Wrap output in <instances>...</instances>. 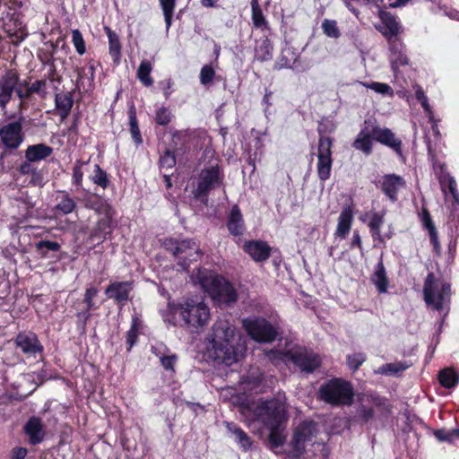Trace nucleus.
Listing matches in <instances>:
<instances>
[{
    "label": "nucleus",
    "mask_w": 459,
    "mask_h": 459,
    "mask_svg": "<svg viewBox=\"0 0 459 459\" xmlns=\"http://www.w3.org/2000/svg\"><path fill=\"white\" fill-rule=\"evenodd\" d=\"M371 135L377 142H379L382 144L394 149L396 152L401 153L402 142L395 137L394 134L390 129L373 126L371 129Z\"/></svg>",
    "instance_id": "obj_16"
},
{
    "label": "nucleus",
    "mask_w": 459,
    "mask_h": 459,
    "mask_svg": "<svg viewBox=\"0 0 459 459\" xmlns=\"http://www.w3.org/2000/svg\"><path fill=\"white\" fill-rule=\"evenodd\" d=\"M24 432L29 437L30 443L32 445L39 444L43 441L45 432L39 419L30 418L24 426Z\"/></svg>",
    "instance_id": "obj_19"
},
{
    "label": "nucleus",
    "mask_w": 459,
    "mask_h": 459,
    "mask_svg": "<svg viewBox=\"0 0 459 459\" xmlns=\"http://www.w3.org/2000/svg\"><path fill=\"white\" fill-rule=\"evenodd\" d=\"M322 29L324 33L330 38L337 39L340 37L337 22L333 20L325 19L322 22Z\"/></svg>",
    "instance_id": "obj_44"
},
{
    "label": "nucleus",
    "mask_w": 459,
    "mask_h": 459,
    "mask_svg": "<svg viewBox=\"0 0 459 459\" xmlns=\"http://www.w3.org/2000/svg\"><path fill=\"white\" fill-rule=\"evenodd\" d=\"M136 338H137L136 330L134 329V327H132L127 332V337H126V342L129 344L128 350H130L133 347V345L136 342Z\"/></svg>",
    "instance_id": "obj_59"
},
{
    "label": "nucleus",
    "mask_w": 459,
    "mask_h": 459,
    "mask_svg": "<svg viewBox=\"0 0 459 459\" xmlns=\"http://www.w3.org/2000/svg\"><path fill=\"white\" fill-rule=\"evenodd\" d=\"M172 81L171 79H168L166 82H165V87H164V95L165 97L168 99L170 95V88L172 87Z\"/></svg>",
    "instance_id": "obj_64"
},
{
    "label": "nucleus",
    "mask_w": 459,
    "mask_h": 459,
    "mask_svg": "<svg viewBox=\"0 0 459 459\" xmlns=\"http://www.w3.org/2000/svg\"><path fill=\"white\" fill-rule=\"evenodd\" d=\"M36 248L41 256H47L48 251H58L60 245L56 241L41 240L36 244Z\"/></svg>",
    "instance_id": "obj_40"
},
{
    "label": "nucleus",
    "mask_w": 459,
    "mask_h": 459,
    "mask_svg": "<svg viewBox=\"0 0 459 459\" xmlns=\"http://www.w3.org/2000/svg\"><path fill=\"white\" fill-rule=\"evenodd\" d=\"M252 8V21L256 28H263L266 26V21L260 8L258 0H251Z\"/></svg>",
    "instance_id": "obj_38"
},
{
    "label": "nucleus",
    "mask_w": 459,
    "mask_h": 459,
    "mask_svg": "<svg viewBox=\"0 0 459 459\" xmlns=\"http://www.w3.org/2000/svg\"><path fill=\"white\" fill-rule=\"evenodd\" d=\"M255 420L269 429V444L272 449L281 446L286 440L285 425L288 420L286 398L278 394L275 398L260 402L254 409Z\"/></svg>",
    "instance_id": "obj_2"
},
{
    "label": "nucleus",
    "mask_w": 459,
    "mask_h": 459,
    "mask_svg": "<svg viewBox=\"0 0 459 459\" xmlns=\"http://www.w3.org/2000/svg\"><path fill=\"white\" fill-rule=\"evenodd\" d=\"M171 112L167 108H160L156 112L155 120L160 126L168 125L171 120Z\"/></svg>",
    "instance_id": "obj_49"
},
{
    "label": "nucleus",
    "mask_w": 459,
    "mask_h": 459,
    "mask_svg": "<svg viewBox=\"0 0 459 459\" xmlns=\"http://www.w3.org/2000/svg\"><path fill=\"white\" fill-rule=\"evenodd\" d=\"M111 233V217L106 214L98 221V223L92 232L91 238H105L107 235Z\"/></svg>",
    "instance_id": "obj_32"
},
{
    "label": "nucleus",
    "mask_w": 459,
    "mask_h": 459,
    "mask_svg": "<svg viewBox=\"0 0 459 459\" xmlns=\"http://www.w3.org/2000/svg\"><path fill=\"white\" fill-rule=\"evenodd\" d=\"M15 93L20 100L18 111L20 114L27 108V100L32 95L29 82L22 81L18 72L14 69L7 70L0 76V108L5 112L8 103Z\"/></svg>",
    "instance_id": "obj_4"
},
{
    "label": "nucleus",
    "mask_w": 459,
    "mask_h": 459,
    "mask_svg": "<svg viewBox=\"0 0 459 459\" xmlns=\"http://www.w3.org/2000/svg\"><path fill=\"white\" fill-rule=\"evenodd\" d=\"M291 359L294 364L299 367L301 371L307 373L313 372L321 365L320 357L314 351L306 349L293 353Z\"/></svg>",
    "instance_id": "obj_14"
},
{
    "label": "nucleus",
    "mask_w": 459,
    "mask_h": 459,
    "mask_svg": "<svg viewBox=\"0 0 459 459\" xmlns=\"http://www.w3.org/2000/svg\"><path fill=\"white\" fill-rule=\"evenodd\" d=\"M198 281L203 290L219 303L232 304L238 299L237 290L226 279L212 272H199Z\"/></svg>",
    "instance_id": "obj_5"
},
{
    "label": "nucleus",
    "mask_w": 459,
    "mask_h": 459,
    "mask_svg": "<svg viewBox=\"0 0 459 459\" xmlns=\"http://www.w3.org/2000/svg\"><path fill=\"white\" fill-rule=\"evenodd\" d=\"M0 139L6 148L17 149L23 142L21 121L11 122L0 126Z\"/></svg>",
    "instance_id": "obj_13"
},
{
    "label": "nucleus",
    "mask_w": 459,
    "mask_h": 459,
    "mask_svg": "<svg viewBox=\"0 0 459 459\" xmlns=\"http://www.w3.org/2000/svg\"><path fill=\"white\" fill-rule=\"evenodd\" d=\"M161 168L172 169L176 165V158L170 151H166L160 159Z\"/></svg>",
    "instance_id": "obj_51"
},
{
    "label": "nucleus",
    "mask_w": 459,
    "mask_h": 459,
    "mask_svg": "<svg viewBox=\"0 0 459 459\" xmlns=\"http://www.w3.org/2000/svg\"><path fill=\"white\" fill-rule=\"evenodd\" d=\"M370 281L376 286L379 293H385L387 291L389 281L382 258L376 265L375 270L371 274Z\"/></svg>",
    "instance_id": "obj_20"
},
{
    "label": "nucleus",
    "mask_w": 459,
    "mask_h": 459,
    "mask_svg": "<svg viewBox=\"0 0 459 459\" xmlns=\"http://www.w3.org/2000/svg\"><path fill=\"white\" fill-rule=\"evenodd\" d=\"M359 417L365 421H368L374 417V411L372 408L362 406L359 410Z\"/></svg>",
    "instance_id": "obj_57"
},
{
    "label": "nucleus",
    "mask_w": 459,
    "mask_h": 459,
    "mask_svg": "<svg viewBox=\"0 0 459 459\" xmlns=\"http://www.w3.org/2000/svg\"><path fill=\"white\" fill-rule=\"evenodd\" d=\"M371 138V130L368 131L367 128L362 129L354 141L353 147L368 155L371 153L372 150Z\"/></svg>",
    "instance_id": "obj_31"
},
{
    "label": "nucleus",
    "mask_w": 459,
    "mask_h": 459,
    "mask_svg": "<svg viewBox=\"0 0 459 459\" xmlns=\"http://www.w3.org/2000/svg\"><path fill=\"white\" fill-rule=\"evenodd\" d=\"M424 300L426 304L435 310L441 311L449 302L450 285L437 280L433 273H429L423 287Z\"/></svg>",
    "instance_id": "obj_7"
},
{
    "label": "nucleus",
    "mask_w": 459,
    "mask_h": 459,
    "mask_svg": "<svg viewBox=\"0 0 459 459\" xmlns=\"http://www.w3.org/2000/svg\"><path fill=\"white\" fill-rule=\"evenodd\" d=\"M215 75V71L211 65H204L200 72V82L203 85H209Z\"/></svg>",
    "instance_id": "obj_48"
},
{
    "label": "nucleus",
    "mask_w": 459,
    "mask_h": 459,
    "mask_svg": "<svg viewBox=\"0 0 459 459\" xmlns=\"http://www.w3.org/2000/svg\"><path fill=\"white\" fill-rule=\"evenodd\" d=\"M98 294V289L95 287L88 288L85 291V299H93Z\"/></svg>",
    "instance_id": "obj_62"
},
{
    "label": "nucleus",
    "mask_w": 459,
    "mask_h": 459,
    "mask_svg": "<svg viewBox=\"0 0 459 459\" xmlns=\"http://www.w3.org/2000/svg\"><path fill=\"white\" fill-rule=\"evenodd\" d=\"M228 229L230 232L235 236H238L243 233L244 221L240 210L238 206H234L230 212L228 220Z\"/></svg>",
    "instance_id": "obj_27"
},
{
    "label": "nucleus",
    "mask_w": 459,
    "mask_h": 459,
    "mask_svg": "<svg viewBox=\"0 0 459 459\" xmlns=\"http://www.w3.org/2000/svg\"><path fill=\"white\" fill-rule=\"evenodd\" d=\"M55 103L60 117L65 119L74 105L72 93L68 91L56 94Z\"/></svg>",
    "instance_id": "obj_25"
},
{
    "label": "nucleus",
    "mask_w": 459,
    "mask_h": 459,
    "mask_svg": "<svg viewBox=\"0 0 459 459\" xmlns=\"http://www.w3.org/2000/svg\"><path fill=\"white\" fill-rule=\"evenodd\" d=\"M439 383L446 388H452L459 382V375L451 368H445L438 374Z\"/></svg>",
    "instance_id": "obj_34"
},
{
    "label": "nucleus",
    "mask_w": 459,
    "mask_h": 459,
    "mask_svg": "<svg viewBox=\"0 0 459 459\" xmlns=\"http://www.w3.org/2000/svg\"><path fill=\"white\" fill-rule=\"evenodd\" d=\"M243 326L248 335L258 342H271L277 336L276 329L264 318L244 319Z\"/></svg>",
    "instance_id": "obj_9"
},
{
    "label": "nucleus",
    "mask_w": 459,
    "mask_h": 459,
    "mask_svg": "<svg viewBox=\"0 0 459 459\" xmlns=\"http://www.w3.org/2000/svg\"><path fill=\"white\" fill-rule=\"evenodd\" d=\"M86 162L77 160L73 169V181L76 186H81L82 182L83 172L82 170V165Z\"/></svg>",
    "instance_id": "obj_53"
},
{
    "label": "nucleus",
    "mask_w": 459,
    "mask_h": 459,
    "mask_svg": "<svg viewBox=\"0 0 459 459\" xmlns=\"http://www.w3.org/2000/svg\"><path fill=\"white\" fill-rule=\"evenodd\" d=\"M15 200L25 205L26 214L30 213V210L34 206V204L31 202L27 193H22L20 196L16 197Z\"/></svg>",
    "instance_id": "obj_56"
},
{
    "label": "nucleus",
    "mask_w": 459,
    "mask_h": 459,
    "mask_svg": "<svg viewBox=\"0 0 459 459\" xmlns=\"http://www.w3.org/2000/svg\"><path fill=\"white\" fill-rule=\"evenodd\" d=\"M132 290L133 285L130 281H113L105 290V294L118 304H124L128 300Z\"/></svg>",
    "instance_id": "obj_15"
},
{
    "label": "nucleus",
    "mask_w": 459,
    "mask_h": 459,
    "mask_svg": "<svg viewBox=\"0 0 459 459\" xmlns=\"http://www.w3.org/2000/svg\"><path fill=\"white\" fill-rule=\"evenodd\" d=\"M152 71V65L149 61H143L137 70V76L141 82L145 86H150L153 83L152 78L150 76Z\"/></svg>",
    "instance_id": "obj_36"
},
{
    "label": "nucleus",
    "mask_w": 459,
    "mask_h": 459,
    "mask_svg": "<svg viewBox=\"0 0 459 459\" xmlns=\"http://www.w3.org/2000/svg\"><path fill=\"white\" fill-rule=\"evenodd\" d=\"M384 223V215L379 213H374L370 219L368 223V227L372 232V235L375 238H380V228Z\"/></svg>",
    "instance_id": "obj_42"
},
{
    "label": "nucleus",
    "mask_w": 459,
    "mask_h": 459,
    "mask_svg": "<svg viewBox=\"0 0 459 459\" xmlns=\"http://www.w3.org/2000/svg\"><path fill=\"white\" fill-rule=\"evenodd\" d=\"M46 81L44 80H37L35 81L34 82H32L31 84L29 83V88L30 90V92L33 93H38V94H40L42 96H45L46 94Z\"/></svg>",
    "instance_id": "obj_55"
},
{
    "label": "nucleus",
    "mask_w": 459,
    "mask_h": 459,
    "mask_svg": "<svg viewBox=\"0 0 459 459\" xmlns=\"http://www.w3.org/2000/svg\"><path fill=\"white\" fill-rule=\"evenodd\" d=\"M72 42L79 55H83L85 53V42L82 34L78 29L72 30Z\"/></svg>",
    "instance_id": "obj_45"
},
{
    "label": "nucleus",
    "mask_w": 459,
    "mask_h": 459,
    "mask_svg": "<svg viewBox=\"0 0 459 459\" xmlns=\"http://www.w3.org/2000/svg\"><path fill=\"white\" fill-rule=\"evenodd\" d=\"M435 437L440 442H454V434L452 430L437 429L434 432Z\"/></svg>",
    "instance_id": "obj_54"
},
{
    "label": "nucleus",
    "mask_w": 459,
    "mask_h": 459,
    "mask_svg": "<svg viewBox=\"0 0 459 459\" xmlns=\"http://www.w3.org/2000/svg\"><path fill=\"white\" fill-rule=\"evenodd\" d=\"M359 83L362 84L364 87L371 89V90L375 91L376 92L380 93L382 95H387L390 97H392L394 95V90L387 83L377 82H373L371 83L360 82Z\"/></svg>",
    "instance_id": "obj_39"
},
{
    "label": "nucleus",
    "mask_w": 459,
    "mask_h": 459,
    "mask_svg": "<svg viewBox=\"0 0 459 459\" xmlns=\"http://www.w3.org/2000/svg\"><path fill=\"white\" fill-rule=\"evenodd\" d=\"M207 340L210 355L220 363L230 366L244 355V344L236 334V327L228 320H216Z\"/></svg>",
    "instance_id": "obj_1"
},
{
    "label": "nucleus",
    "mask_w": 459,
    "mask_h": 459,
    "mask_svg": "<svg viewBox=\"0 0 459 459\" xmlns=\"http://www.w3.org/2000/svg\"><path fill=\"white\" fill-rule=\"evenodd\" d=\"M390 50V60L394 71H396L400 66L408 65L409 59L403 51V44L399 40L394 39L391 42Z\"/></svg>",
    "instance_id": "obj_21"
},
{
    "label": "nucleus",
    "mask_w": 459,
    "mask_h": 459,
    "mask_svg": "<svg viewBox=\"0 0 459 459\" xmlns=\"http://www.w3.org/2000/svg\"><path fill=\"white\" fill-rule=\"evenodd\" d=\"M57 204L56 210L62 214H69L73 212L76 207L75 201L68 194L63 193L56 197Z\"/></svg>",
    "instance_id": "obj_33"
},
{
    "label": "nucleus",
    "mask_w": 459,
    "mask_h": 459,
    "mask_svg": "<svg viewBox=\"0 0 459 459\" xmlns=\"http://www.w3.org/2000/svg\"><path fill=\"white\" fill-rule=\"evenodd\" d=\"M410 364L403 361L386 363L379 367L375 372L388 377L400 376L404 370L410 368Z\"/></svg>",
    "instance_id": "obj_30"
},
{
    "label": "nucleus",
    "mask_w": 459,
    "mask_h": 459,
    "mask_svg": "<svg viewBox=\"0 0 459 459\" xmlns=\"http://www.w3.org/2000/svg\"><path fill=\"white\" fill-rule=\"evenodd\" d=\"M429 234L430 242L434 246L435 250L439 251L440 245H439L438 238H437V229H431V232H429Z\"/></svg>",
    "instance_id": "obj_60"
},
{
    "label": "nucleus",
    "mask_w": 459,
    "mask_h": 459,
    "mask_svg": "<svg viewBox=\"0 0 459 459\" xmlns=\"http://www.w3.org/2000/svg\"><path fill=\"white\" fill-rule=\"evenodd\" d=\"M332 140L329 137H321L318 143L317 174L321 181L325 182L330 178L332 169Z\"/></svg>",
    "instance_id": "obj_12"
},
{
    "label": "nucleus",
    "mask_w": 459,
    "mask_h": 459,
    "mask_svg": "<svg viewBox=\"0 0 459 459\" xmlns=\"http://www.w3.org/2000/svg\"><path fill=\"white\" fill-rule=\"evenodd\" d=\"M423 223L426 229L429 230V233L431 232V229H436L434 226L430 215L429 212H425L423 216Z\"/></svg>",
    "instance_id": "obj_61"
},
{
    "label": "nucleus",
    "mask_w": 459,
    "mask_h": 459,
    "mask_svg": "<svg viewBox=\"0 0 459 459\" xmlns=\"http://www.w3.org/2000/svg\"><path fill=\"white\" fill-rule=\"evenodd\" d=\"M351 246L354 247V246H357L358 247L361 248L362 247V243H361V239H360V236L359 234L358 231H355L353 233V238H352V241H351Z\"/></svg>",
    "instance_id": "obj_63"
},
{
    "label": "nucleus",
    "mask_w": 459,
    "mask_h": 459,
    "mask_svg": "<svg viewBox=\"0 0 459 459\" xmlns=\"http://www.w3.org/2000/svg\"><path fill=\"white\" fill-rule=\"evenodd\" d=\"M128 117L132 138L136 144H141L143 143V139L141 136L140 129L138 127L136 111L134 106L129 108Z\"/></svg>",
    "instance_id": "obj_35"
},
{
    "label": "nucleus",
    "mask_w": 459,
    "mask_h": 459,
    "mask_svg": "<svg viewBox=\"0 0 459 459\" xmlns=\"http://www.w3.org/2000/svg\"><path fill=\"white\" fill-rule=\"evenodd\" d=\"M104 30L108 39V51L115 63L120 60L121 56V43L118 35L110 28L105 27Z\"/></svg>",
    "instance_id": "obj_28"
},
{
    "label": "nucleus",
    "mask_w": 459,
    "mask_h": 459,
    "mask_svg": "<svg viewBox=\"0 0 459 459\" xmlns=\"http://www.w3.org/2000/svg\"><path fill=\"white\" fill-rule=\"evenodd\" d=\"M365 360L366 355L364 353H354L347 357V363L353 370H357Z\"/></svg>",
    "instance_id": "obj_50"
},
{
    "label": "nucleus",
    "mask_w": 459,
    "mask_h": 459,
    "mask_svg": "<svg viewBox=\"0 0 459 459\" xmlns=\"http://www.w3.org/2000/svg\"><path fill=\"white\" fill-rule=\"evenodd\" d=\"M167 249L178 259V265L186 270L191 262L198 260L202 252L196 243L193 240L184 239L181 241L169 239L166 242Z\"/></svg>",
    "instance_id": "obj_8"
},
{
    "label": "nucleus",
    "mask_w": 459,
    "mask_h": 459,
    "mask_svg": "<svg viewBox=\"0 0 459 459\" xmlns=\"http://www.w3.org/2000/svg\"><path fill=\"white\" fill-rule=\"evenodd\" d=\"M316 432V425L313 421H304L297 427L291 440L293 456L299 457L304 454L306 445L312 441Z\"/></svg>",
    "instance_id": "obj_10"
},
{
    "label": "nucleus",
    "mask_w": 459,
    "mask_h": 459,
    "mask_svg": "<svg viewBox=\"0 0 459 459\" xmlns=\"http://www.w3.org/2000/svg\"><path fill=\"white\" fill-rule=\"evenodd\" d=\"M152 352L159 357L160 361L162 365V367L166 370H173L174 369V364L177 360V356L175 354H169L166 355L164 353H161L158 351L157 348H152Z\"/></svg>",
    "instance_id": "obj_41"
},
{
    "label": "nucleus",
    "mask_w": 459,
    "mask_h": 459,
    "mask_svg": "<svg viewBox=\"0 0 459 459\" xmlns=\"http://www.w3.org/2000/svg\"><path fill=\"white\" fill-rule=\"evenodd\" d=\"M221 183L222 176L217 166L203 169L199 174L197 187L194 192L195 197L206 196L212 189L220 186Z\"/></svg>",
    "instance_id": "obj_11"
},
{
    "label": "nucleus",
    "mask_w": 459,
    "mask_h": 459,
    "mask_svg": "<svg viewBox=\"0 0 459 459\" xmlns=\"http://www.w3.org/2000/svg\"><path fill=\"white\" fill-rule=\"evenodd\" d=\"M53 149L44 143H38L28 146L25 151V157L30 162H37L49 157Z\"/></svg>",
    "instance_id": "obj_22"
},
{
    "label": "nucleus",
    "mask_w": 459,
    "mask_h": 459,
    "mask_svg": "<svg viewBox=\"0 0 459 459\" xmlns=\"http://www.w3.org/2000/svg\"><path fill=\"white\" fill-rule=\"evenodd\" d=\"M352 385L342 378H333L322 384L318 398L333 406L350 405L353 402Z\"/></svg>",
    "instance_id": "obj_6"
},
{
    "label": "nucleus",
    "mask_w": 459,
    "mask_h": 459,
    "mask_svg": "<svg viewBox=\"0 0 459 459\" xmlns=\"http://www.w3.org/2000/svg\"><path fill=\"white\" fill-rule=\"evenodd\" d=\"M159 2L163 12L166 28L169 30L172 23L176 0H159Z\"/></svg>",
    "instance_id": "obj_37"
},
{
    "label": "nucleus",
    "mask_w": 459,
    "mask_h": 459,
    "mask_svg": "<svg viewBox=\"0 0 459 459\" xmlns=\"http://www.w3.org/2000/svg\"><path fill=\"white\" fill-rule=\"evenodd\" d=\"M352 218V211L350 207H345L342 210L335 231L336 236L341 238H345L347 236L351 230Z\"/></svg>",
    "instance_id": "obj_24"
},
{
    "label": "nucleus",
    "mask_w": 459,
    "mask_h": 459,
    "mask_svg": "<svg viewBox=\"0 0 459 459\" xmlns=\"http://www.w3.org/2000/svg\"><path fill=\"white\" fill-rule=\"evenodd\" d=\"M415 96H416V99L420 102L422 108H424V110L429 114V115H431V108H430V106L429 104V100H428V98L424 92V91L422 90L421 87L420 86H417L416 87V91H415Z\"/></svg>",
    "instance_id": "obj_52"
},
{
    "label": "nucleus",
    "mask_w": 459,
    "mask_h": 459,
    "mask_svg": "<svg viewBox=\"0 0 459 459\" xmlns=\"http://www.w3.org/2000/svg\"><path fill=\"white\" fill-rule=\"evenodd\" d=\"M383 20H384V23L385 26V30L383 31V33L386 36L387 35H390V36L397 35L400 30V25L397 22V21L395 20V18L391 15H386V16H385V18Z\"/></svg>",
    "instance_id": "obj_43"
},
{
    "label": "nucleus",
    "mask_w": 459,
    "mask_h": 459,
    "mask_svg": "<svg viewBox=\"0 0 459 459\" xmlns=\"http://www.w3.org/2000/svg\"><path fill=\"white\" fill-rule=\"evenodd\" d=\"M404 185L403 178L395 175H388L384 178L382 189L384 193L393 201L396 200V195Z\"/></svg>",
    "instance_id": "obj_23"
},
{
    "label": "nucleus",
    "mask_w": 459,
    "mask_h": 459,
    "mask_svg": "<svg viewBox=\"0 0 459 459\" xmlns=\"http://www.w3.org/2000/svg\"><path fill=\"white\" fill-rule=\"evenodd\" d=\"M92 181L103 188H106L108 184L107 173L98 164L95 165Z\"/></svg>",
    "instance_id": "obj_46"
},
{
    "label": "nucleus",
    "mask_w": 459,
    "mask_h": 459,
    "mask_svg": "<svg viewBox=\"0 0 459 459\" xmlns=\"http://www.w3.org/2000/svg\"><path fill=\"white\" fill-rule=\"evenodd\" d=\"M273 46L268 38H262L256 41L255 48V58L259 62H264L272 59Z\"/></svg>",
    "instance_id": "obj_26"
},
{
    "label": "nucleus",
    "mask_w": 459,
    "mask_h": 459,
    "mask_svg": "<svg viewBox=\"0 0 459 459\" xmlns=\"http://www.w3.org/2000/svg\"><path fill=\"white\" fill-rule=\"evenodd\" d=\"M27 455V449L23 447H16L13 450L11 459H24Z\"/></svg>",
    "instance_id": "obj_58"
},
{
    "label": "nucleus",
    "mask_w": 459,
    "mask_h": 459,
    "mask_svg": "<svg viewBox=\"0 0 459 459\" xmlns=\"http://www.w3.org/2000/svg\"><path fill=\"white\" fill-rule=\"evenodd\" d=\"M244 249L255 262L267 260L271 253V247L265 242L259 240L247 242Z\"/></svg>",
    "instance_id": "obj_18"
},
{
    "label": "nucleus",
    "mask_w": 459,
    "mask_h": 459,
    "mask_svg": "<svg viewBox=\"0 0 459 459\" xmlns=\"http://www.w3.org/2000/svg\"><path fill=\"white\" fill-rule=\"evenodd\" d=\"M15 343L22 352L27 354H35L42 351V346L37 335L30 332L19 333L16 337Z\"/></svg>",
    "instance_id": "obj_17"
},
{
    "label": "nucleus",
    "mask_w": 459,
    "mask_h": 459,
    "mask_svg": "<svg viewBox=\"0 0 459 459\" xmlns=\"http://www.w3.org/2000/svg\"><path fill=\"white\" fill-rule=\"evenodd\" d=\"M177 316L182 320L183 326L192 330L203 328L211 318L210 308L201 298L187 299L178 305L169 304L163 313L164 321L176 325Z\"/></svg>",
    "instance_id": "obj_3"
},
{
    "label": "nucleus",
    "mask_w": 459,
    "mask_h": 459,
    "mask_svg": "<svg viewBox=\"0 0 459 459\" xmlns=\"http://www.w3.org/2000/svg\"><path fill=\"white\" fill-rule=\"evenodd\" d=\"M447 184V187L449 190V194L454 199V204L458 205L459 204V192L457 190V184L455 179L453 177L448 176L446 178H444V181L442 182L443 185Z\"/></svg>",
    "instance_id": "obj_47"
},
{
    "label": "nucleus",
    "mask_w": 459,
    "mask_h": 459,
    "mask_svg": "<svg viewBox=\"0 0 459 459\" xmlns=\"http://www.w3.org/2000/svg\"><path fill=\"white\" fill-rule=\"evenodd\" d=\"M226 427L227 429L235 436V440L244 451H247L251 448L252 440L242 429L230 422L226 424Z\"/></svg>",
    "instance_id": "obj_29"
}]
</instances>
